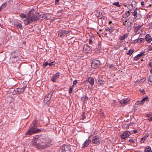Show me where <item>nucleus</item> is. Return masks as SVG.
I'll list each match as a JSON object with an SVG mask.
<instances>
[{"mask_svg":"<svg viewBox=\"0 0 152 152\" xmlns=\"http://www.w3.org/2000/svg\"><path fill=\"white\" fill-rule=\"evenodd\" d=\"M51 140L42 136H36L33 138L31 144L38 149H44L51 145Z\"/></svg>","mask_w":152,"mask_h":152,"instance_id":"1","label":"nucleus"},{"mask_svg":"<svg viewBox=\"0 0 152 152\" xmlns=\"http://www.w3.org/2000/svg\"><path fill=\"white\" fill-rule=\"evenodd\" d=\"M37 125L36 121H34L32 124L30 126L29 129L26 132V135H31L34 133L40 132L41 129H37Z\"/></svg>","mask_w":152,"mask_h":152,"instance_id":"2","label":"nucleus"},{"mask_svg":"<svg viewBox=\"0 0 152 152\" xmlns=\"http://www.w3.org/2000/svg\"><path fill=\"white\" fill-rule=\"evenodd\" d=\"M37 19V17L35 15H28L26 18L24 20V23L26 25H27L30 23L34 22Z\"/></svg>","mask_w":152,"mask_h":152,"instance_id":"3","label":"nucleus"},{"mask_svg":"<svg viewBox=\"0 0 152 152\" xmlns=\"http://www.w3.org/2000/svg\"><path fill=\"white\" fill-rule=\"evenodd\" d=\"M18 55L19 53L18 51L17 52H13L10 58V62L14 63L17 61L19 59Z\"/></svg>","mask_w":152,"mask_h":152,"instance_id":"4","label":"nucleus"},{"mask_svg":"<svg viewBox=\"0 0 152 152\" xmlns=\"http://www.w3.org/2000/svg\"><path fill=\"white\" fill-rule=\"evenodd\" d=\"M59 152H71L69 146L66 145H64L61 146L59 148Z\"/></svg>","mask_w":152,"mask_h":152,"instance_id":"5","label":"nucleus"},{"mask_svg":"<svg viewBox=\"0 0 152 152\" xmlns=\"http://www.w3.org/2000/svg\"><path fill=\"white\" fill-rule=\"evenodd\" d=\"M52 93L51 92H48V94H46L44 100V103H47L50 100L52 96Z\"/></svg>","mask_w":152,"mask_h":152,"instance_id":"6","label":"nucleus"},{"mask_svg":"<svg viewBox=\"0 0 152 152\" xmlns=\"http://www.w3.org/2000/svg\"><path fill=\"white\" fill-rule=\"evenodd\" d=\"M101 64L99 60H95L93 61L91 64V67L93 68L96 69L98 68Z\"/></svg>","mask_w":152,"mask_h":152,"instance_id":"7","label":"nucleus"},{"mask_svg":"<svg viewBox=\"0 0 152 152\" xmlns=\"http://www.w3.org/2000/svg\"><path fill=\"white\" fill-rule=\"evenodd\" d=\"M69 32L68 30H64L63 29H60L58 32V36L59 37L64 36V35L67 34Z\"/></svg>","mask_w":152,"mask_h":152,"instance_id":"8","label":"nucleus"},{"mask_svg":"<svg viewBox=\"0 0 152 152\" xmlns=\"http://www.w3.org/2000/svg\"><path fill=\"white\" fill-rule=\"evenodd\" d=\"M91 142L93 144H99L100 143L99 137L97 135L94 136Z\"/></svg>","mask_w":152,"mask_h":152,"instance_id":"9","label":"nucleus"},{"mask_svg":"<svg viewBox=\"0 0 152 152\" xmlns=\"http://www.w3.org/2000/svg\"><path fill=\"white\" fill-rule=\"evenodd\" d=\"M131 134L129 131H126L124 132L121 135V138L122 139H125L128 137Z\"/></svg>","mask_w":152,"mask_h":152,"instance_id":"10","label":"nucleus"},{"mask_svg":"<svg viewBox=\"0 0 152 152\" xmlns=\"http://www.w3.org/2000/svg\"><path fill=\"white\" fill-rule=\"evenodd\" d=\"M60 75V73L57 72L52 77L51 80L53 82H56V80L59 78Z\"/></svg>","mask_w":152,"mask_h":152,"instance_id":"11","label":"nucleus"},{"mask_svg":"<svg viewBox=\"0 0 152 152\" xmlns=\"http://www.w3.org/2000/svg\"><path fill=\"white\" fill-rule=\"evenodd\" d=\"M148 101V96H146L145 98H143L140 101H137V103L138 104H140L141 105H142L146 101L147 102Z\"/></svg>","mask_w":152,"mask_h":152,"instance_id":"12","label":"nucleus"},{"mask_svg":"<svg viewBox=\"0 0 152 152\" xmlns=\"http://www.w3.org/2000/svg\"><path fill=\"white\" fill-rule=\"evenodd\" d=\"M83 50L86 53H88L91 51L90 47L87 45H84L83 46Z\"/></svg>","mask_w":152,"mask_h":152,"instance_id":"13","label":"nucleus"},{"mask_svg":"<svg viewBox=\"0 0 152 152\" xmlns=\"http://www.w3.org/2000/svg\"><path fill=\"white\" fill-rule=\"evenodd\" d=\"M25 86L23 87L22 88H16L17 94H20L23 93L25 91Z\"/></svg>","mask_w":152,"mask_h":152,"instance_id":"14","label":"nucleus"},{"mask_svg":"<svg viewBox=\"0 0 152 152\" xmlns=\"http://www.w3.org/2000/svg\"><path fill=\"white\" fill-rule=\"evenodd\" d=\"M91 142L90 139H87L83 144V148L87 147Z\"/></svg>","mask_w":152,"mask_h":152,"instance_id":"15","label":"nucleus"},{"mask_svg":"<svg viewBox=\"0 0 152 152\" xmlns=\"http://www.w3.org/2000/svg\"><path fill=\"white\" fill-rule=\"evenodd\" d=\"M129 99L128 98L123 99L120 101V104H126L129 101Z\"/></svg>","mask_w":152,"mask_h":152,"instance_id":"16","label":"nucleus"},{"mask_svg":"<svg viewBox=\"0 0 152 152\" xmlns=\"http://www.w3.org/2000/svg\"><path fill=\"white\" fill-rule=\"evenodd\" d=\"M145 39L146 41L148 42H150L152 41L151 37L148 34L146 35Z\"/></svg>","mask_w":152,"mask_h":152,"instance_id":"17","label":"nucleus"},{"mask_svg":"<svg viewBox=\"0 0 152 152\" xmlns=\"http://www.w3.org/2000/svg\"><path fill=\"white\" fill-rule=\"evenodd\" d=\"M88 81L91 86L94 85V80L93 78L91 77H89L88 79Z\"/></svg>","mask_w":152,"mask_h":152,"instance_id":"18","label":"nucleus"},{"mask_svg":"<svg viewBox=\"0 0 152 152\" xmlns=\"http://www.w3.org/2000/svg\"><path fill=\"white\" fill-rule=\"evenodd\" d=\"M142 27V26L140 25H139L137 27H136L134 28V31L135 33H136V34H138L139 33L138 32V31L139 29Z\"/></svg>","mask_w":152,"mask_h":152,"instance_id":"19","label":"nucleus"},{"mask_svg":"<svg viewBox=\"0 0 152 152\" xmlns=\"http://www.w3.org/2000/svg\"><path fill=\"white\" fill-rule=\"evenodd\" d=\"M138 10V8H137L134 10V12H132V15L135 16L136 17L135 18H136L137 16Z\"/></svg>","mask_w":152,"mask_h":152,"instance_id":"20","label":"nucleus"},{"mask_svg":"<svg viewBox=\"0 0 152 152\" xmlns=\"http://www.w3.org/2000/svg\"><path fill=\"white\" fill-rule=\"evenodd\" d=\"M128 34H126L123 36H121L120 37V39L121 40H123L127 38Z\"/></svg>","mask_w":152,"mask_h":152,"instance_id":"21","label":"nucleus"},{"mask_svg":"<svg viewBox=\"0 0 152 152\" xmlns=\"http://www.w3.org/2000/svg\"><path fill=\"white\" fill-rule=\"evenodd\" d=\"M148 83L149 84H152V75H150L148 78Z\"/></svg>","mask_w":152,"mask_h":152,"instance_id":"22","label":"nucleus"},{"mask_svg":"<svg viewBox=\"0 0 152 152\" xmlns=\"http://www.w3.org/2000/svg\"><path fill=\"white\" fill-rule=\"evenodd\" d=\"M15 25L18 28H21L22 27L21 24L18 22L16 23Z\"/></svg>","mask_w":152,"mask_h":152,"instance_id":"23","label":"nucleus"},{"mask_svg":"<svg viewBox=\"0 0 152 152\" xmlns=\"http://www.w3.org/2000/svg\"><path fill=\"white\" fill-rule=\"evenodd\" d=\"M151 150V147L149 146L146 147L144 149V151L145 152H150Z\"/></svg>","mask_w":152,"mask_h":152,"instance_id":"24","label":"nucleus"},{"mask_svg":"<svg viewBox=\"0 0 152 152\" xmlns=\"http://www.w3.org/2000/svg\"><path fill=\"white\" fill-rule=\"evenodd\" d=\"M144 39L143 38H138L135 40V41H137V42L139 43H140L142 42H143Z\"/></svg>","mask_w":152,"mask_h":152,"instance_id":"25","label":"nucleus"},{"mask_svg":"<svg viewBox=\"0 0 152 152\" xmlns=\"http://www.w3.org/2000/svg\"><path fill=\"white\" fill-rule=\"evenodd\" d=\"M105 30L107 31H109L110 32H112L114 30L112 28H108V27L106 28Z\"/></svg>","mask_w":152,"mask_h":152,"instance_id":"26","label":"nucleus"},{"mask_svg":"<svg viewBox=\"0 0 152 152\" xmlns=\"http://www.w3.org/2000/svg\"><path fill=\"white\" fill-rule=\"evenodd\" d=\"M97 16L99 18H101L103 17V15L102 13L101 12H99V13H97Z\"/></svg>","mask_w":152,"mask_h":152,"instance_id":"27","label":"nucleus"},{"mask_svg":"<svg viewBox=\"0 0 152 152\" xmlns=\"http://www.w3.org/2000/svg\"><path fill=\"white\" fill-rule=\"evenodd\" d=\"M134 50H130L129 51L126 53V54L128 55H131L134 52Z\"/></svg>","mask_w":152,"mask_h":152,"instance_id":"28","label":"nucleus"},{"mask_svg":"<svg viewBox=\"0 0 152 152\" xmlns=\"http://www.w3.org/2000/svg\"><path fill=\"white\" fill-rule=\"evenodd\" d=\"M145 52L144 51H142V52H140V53L137 55V56H139L140 57L144 55V54L145 53Z\"/></svg>","mask_w":152,"mask_h":152,"instance_id":"29","label":"nucleus"},{"mask_svg":"<svg viewBox=\"0 0 152 152\" xmlns=\"http://www.w3.org/2000/svg\"><path fill=\"white\" fill-rule=\"evenodd\" d=\"M113 4L116 6L118 7H120L121 6V5L119 4V3L118 2H117L114 3Z\"/></svg>","mask_w":152,"mask_h":152,"instance_id":"30","label":"nucleus"},{"mask_svg":"<svg viewBox=\"0 0 152 152\" xmlns=\"http://www.w3.org/2000/svg\"><path fill=\"white\" fill-rule=\"evenodd\" d=\"M7 5V3H4L0 7V9H2L4 8H5Z\"/></svg>","mask_w":152,"mask_h":152,"instance_id":"31","label":"nucleus"},{"mask_svg":"<svg viewBox=\"0 0 152 152\" xmlns=\"http://www.w3.org/2000/svg\"><path fill=\"white\" fill-rule=\"evenodd\" d=\"M146 140L145 137H143L141 139V140L140 141V143H144L145 140Z\"/></svg>","mask_w":152,"mask_h":152,"instance_id":"32","label":"nucleus"},{"mask_svg":"<svg viewBox=\"0 0 152 152\" xmlns=\"http://www.w3.org/2000/svg\"><path fill=\"white\" fill-rule=\"evenodd\" d=\"M104 81L102 80H100V79L98 80V84L101 85L103 83Z\"/></svg>","mask_w":152,"mask_h":152,"instance_id":"33","label":"nucleus"},{"mask_svg":"<svg viewBox=\"0 0 152 152\" xmlns=\"http://www.w3.org/2000/svg\"><path fill=\"white\" fill-rule=\"evenodd\" d=\"M55 64V61H53L52 62H51L50 63H49L48 65L50 66H52L53 65H54Z\"/></svg>","mask_w":152,"mask_h":152,"instance_id":"34","label":"nucleus"},{"mask_svg":"<svg viewBox=\"0 0 152 152\" xmlns=\"http://www.w3.org/2000/svg\"><path fill=\"white\" fill-rule=\"evenodd\" d=\"M20 16L21 17L23 18H26V15L24 13H21V14H20Z\"/></svg>","mask_w":152,"mask_h":152,"instance_id":"35","label":"nucleus"},{"mask_svg":"<svg viewBox=\"0 0 152 152\" xmlns=\"http://www.w3.org/2000/svg\"><path fill=\"white\" fill-rule=\"evenodd\" d=\"M131 12V10H129L126 11V16L128 17L130 15V12Z\"/></svg>","mask_w":152,"mask_h":152,"instance_id":"36","label":"nucleus"},{"mask_svg":"<svg viewBox=\"0 0 152 152\" xmlns=\"http://www.w3.org/2000/svg\"><path fill=\"white\" fill-rule=\"evenodd\" d=\"M140 57L139 56H137V55L135 56L134 58V60L135 61H137L138 60L139 58Z\"/></svg>","mask_w":152,"mask_h":152,"instance_id":"37","label":"nucleus"},{"mask_svg":"<svg viewBox=\"0 0 152 152\" xmlns=\"http://www.w3.org/2000/svg\"><path fill=\"white\" fill-rule=\"evenodd\" d=\"M88 99V97L86 96H85L82 97V99L84 101Z\"/></svg>","mask_w":152,"mask_h":152,"instance_id":"38","label":"nucleus"},{"mask_svg":"<svg viewBox=\"0 0 152 152\" xmlns=\"http://www.w3.org/2000/svg\"><path fill=\"white\" fill-rule=\"evenodd\" d=\"M49 63H48L47 62H45V63L43 64V66L44 68H45L48 65Z\"/></svg>","mask_w":152,"mask_h":152,"instance_id":"39","label":"nucleus"},{"mask_svg":"<svg viewBox=\"0 0 152 152\" xmlns=\"http://www.w3.org/2000/svg\"><path fill=\"white\" fill-rule=\"evenodd\" d=\"M77 80H75L73 82V85H72V86H73L74 85H76L77 83Z\"/></svg>","mask_w":152,"mask_h":152,"instance_id":"40","label":"nucleus"},{"mask_svg":"<svg viewBox=\"0 0 152 152\" xmlns=\"http://www.w3.org/2000/svg\"><path fill=\"white\" fill-rule=\"evenodd\" d=\"M73 86H72L69 89V94H71L72 92V90L73 89Z\"/></svg>","mask_w":152,"mask_h":152,"instance_id":"41","label":"nucleus"},{"mask_svg":"<svg viewBox=\"0 0 152 152\" xmlns=\"http://www.w3.org/2000/svg\"><path fill=\"white\" fill-rule=\"evenodd\" d=\"M147 50L148 51L152 50V47H150L149 45V47L147 48Z\"/></svg>","mask_w":152,"mask_h":152,"instance_id":"42","label":"nucleus"},{"mask_svg":"<svg viewBox=\"0 0 152 152\" xmlns=\"http://www.w3.org/2000/svg\"><path fill=\"white\" fill-rule=\"evenodd\" d=\"M12 94H17V90L16 89H15V90H14L12 92Z\"/></svg>","mask_w":152,"mask_h":152,"instance_id":"43","label":"nucleus"},{"mask_svg":"<svg viewBox=\"0 0 152 152\" xmlns=\"http://www.w3.org/2000/svg\"><path fill=\"white\" fill-rule=\"evenodd\" d=\"M129 141L130 142H131L132 143H133L134 142V141L133 140V139H129Z\"/></svg>","mask_w":152,"mask_h":152,"instance_id":"44","label":"nucleus"},{"mask_svg":"<svg viewBox=\"0 0 152 152\" xmlns=\"http://www.w3.org/2000/svg\"><path fill=\"white\" fill-rule=\"evenodd\" d=\"M86 117L85 116L84 114L83 113L82 115V119L83 120L85 119Z\"/></svg>","mask_w":152,"mask_h":152,"instance_id":"45","label":"nucleus"},{"mask_svg":"<svg viewBox=\"0 0 152 152\" xmlns=\"http://www.w3.org/2000/svg\"><path fill=\"white\" fill-rule=\"evenodd\" d=\"M127 21V20H125V21H124L123 22V24H124V25H125V26H126V24H128V22L126 23Z\"/></svg>","mask_w":152,"mask_h":152,"instance_id":"46","label":"nucleus"},{"mask_svg":"<svg viewBox=\"0 0 152 152\" xmlns=\"http://www.w3.org/2000/svg\"><path fill=\"white\" fill-rule=\"evenodd\" d=\"M98 44V46H99L98 48H101V42H99Z\"/></svg>","mask_w":152,"mask_h":152,"instance_id":"47","label":"nucleus"},{"mask_svg":"<svg viewBox=\"0 0 152 152\" xmlns=\"http://www.w3.org/2000/svg\"><path fill=\"white\" fill-rule=\"evenodd\" d=\"M93 42L92 40L91 39H90L89 40V44H91Z\"/></svg>","mask_w":152,"mask_h":152,"instance_id":"48","label":"nucleus"},{"mask_svg":"<svg viewBox=\"0 0 152 152\" xmlns=\"http://www.w3.org/2000/svg\"><path fill=\"white\" fill-rule=\"evenodd\" d=\"M149 65L150 66L152 67V63L151 62H150L149 64Z\"/></svg>","mask_w":152,"mask_h":152,"instance_id":"49","label":"nucleus"},{"mask_svg":"<svg viewBox=\"0 0 152 152\" xmlns=\"http://www.w3.org/2000/svg\"><path fill=\"white\" fill-rule=\"evenodd\" d=\"M151 114L150 113L147 114L146 115V116L148 117H151Z\"/></svg>","mask_w":152,"mask_h":152,"instance_id":"50","label":"nucleus"},{"mask_svg":"<svg viewBox=\"0 0 152 152\" xmlns=\"http://www.w3.org/2000/svg\"><path fill=\"white\" fill-rule=\"evenodd\" d=\"M149 121H152V115L150 117L149 119Z\"/></svg>","mask_w":152,"mask_h":152,"instance_id":"51","label":"nucleus"},{"mask_svg":"<svg viewBox=\"0 0 152 152\" xmlns=\"http://www.w3.org/2000/svg\"><path fill=\"white\" fill-rule=\"evenodd\" d=\"M113 102L115 104V105H116L117 104L116 101L115 100H113Z\"/></svg>","mask_w":152,"mask_h":152,"instance_id":"52","label":"nucleus"},{"mask_svg":"<svg viewBox=\"0 0 152 152\" xmlns=\"http://www.w3.org/2000/svg\"><path fill=\"white\" fill-rule=\"evenodd\" d=\"M134 132V134L136 133L137 132V131L136 130H133Z\"/></svg>","mask_w":152,"mask_h":152,"instance_id":"53","label":"nucleus"},{"mask_svg":"<svg viewBox=\"0 0 152 152\" xmlns=\"http://www.w3.org/2000/svg\"><path fill=\"white\" fill-rule=\"evenodd\" d=\"M141 4L142 5H144V2L143 1H141Z\"/></svg>","mask_w":152,"mask_h":152,"instance_id":"54","label":"nucleus"},{"mask_svg":"<svg viewBox=\"0 0 152 152\" xmlns=\"http://www.w3.org/2000/svg\"><path fill=\"white\" fill-rule=\"evenodd\" d=\"M59 0H55L56 3H58Z\"/></svg>","mask_w":152,"mask_h":152,"instance_id":"55","label":"nucleus"},{"mask_svg":"<svg viewBox=\"0 0 152 152\" xmlns=\"http://www.w3.org/2000/svg\"><path fill=\"white\" fill-rule=\"evenodd\" d=\"M151 15H148L147 16V18H150L151 17Z\"/></svg>","mask_w":152,"mask_h":152,"instance_id":"56","label":"nucleus"},{"mask_svg":"<svg viewBox=\"0 0 152 152\" xmlns=\"http://www.w3.org/2000/svg\"><path fill=\"white\" fill-rule=\"evenodd\" d=\"M148 136V135H145L144 137H145V139H146V138Z\"/></svg>","mask_w":152,"mask_h":152,"instance_id":"57","label":"nucleus"},{"mask_svg":"<svg viewBox=\"0 0 152 152\" xmlns=\"http://www.w3.org/2000/svg\"><path fill=\"white\" fill-rule=\"evenodd\" d=\"M150 72L152 74V68L150 70Z\"/></svg>","mask_w":152,"mask_h":152,"instance_id":"58","label":"nucleus"},{"mask_svg":"<svg viewBox=\"0 0 152 152\" xmlns=\"http://www.w3.org/2000/svg\"><path fill=\"white\" fill-rule=\"evenodd\" d=\"M140 90L141 91H144V90L143 89H142V90Z\"/></svg>","mask_w":152,"mask_h":152,"instance_id":"59","label":"nucleus"},{"mask_svg":"<svg viewBox=\"0 0 152 152\" xmlns=\"http://www.w3.org/2000/svg\"><path fill=\"white\" fill-rule=\"evenodd\" d=\"M150 152H152V150H151Z\"/></svg>","mask_w":152,"mask_h":152,"instance_id":"60","label":"nucleus"},{"mask_svg":"<svg viewBox=\"0 0 152 152\" xmlns=\"http://www.w3.org/2000/svg\"><path fill=\"white\" fill-rule=\"evenodd\" d=\"M124 49L125 50H126V48H124Z\"/></svg>","mask_w":152,"mask_h":152,"instance_id":"61","label":"nucleus"},{"mask_svg":"<svg viewBox=\"0 0 152 152\" xmlns=\"http://www.w3.org/2000/svg\"><path fill=\"white\" fill-rule=\"evenodd\" d=\"M112 23V22H111V21H110V22H109V23Z\"/></svg>","mask_w":152,"mask_h":152,"instance_id":"62","label":"nucleus"},{"mask_svg":"<svg viewBox=\"0 0 152 152\" xmlns=\"http://www.w3.org/2000/svg\"><path fill=\"white\" fill-rule=\"evenodd\" d=\"M90 137V136H89V138H89Z\"/></svg>","mask_w":152,"mask_h":152,"instance_id":"63","label":"nucleus"},{"mask_svg":"<svg viewBox=\"0 0 152 152\" xmlns=\"http://www.w3.org/2000/svg\"><path fill=\"white\" fill-rule=\"evenodd\" d=\"M152 1V0H151Z\"/></svg>","mask_w":152,"mask_h":152,"instance_id":"64","label":"nucleus"}]
</instances>
